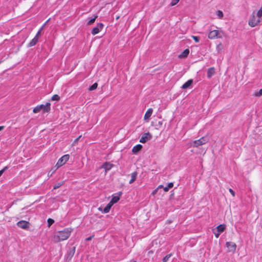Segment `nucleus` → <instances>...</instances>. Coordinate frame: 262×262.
<instances>
[{
    "label": "nucleus",
    "instance_id": "obj_43",
    "mask_svg": "<svg viewBox=\"0 0 262 262\" xmlns=\"http://www.w3.org/2000/svg\"><path fill=\"white\" fill-rule=\"evenodd\" d=\"M92 237H93V236H90V237H88V238H86V241H88L91 240V239H92Z\"/></svg>",
    "mask_w": 262,
    "mask_h": 262
},
{
    "label": "nucleus",
    "instance_id": "obj_44",
    "mask_svg": "<svg viewBox=\"0 0 262 262\" xmlns=\"http://www.w3.org/2000/svg\"><path fill=\"white\" fill-rule=\"evenodd\" d=\"M4 128V126H0V131H1L2 130H3Z\"/></svg>",
    "mask_w": 262,
    "mask_h": 262
},
{
    "label": "nucleus",
    "instance_id": "obj_9",
    "mask_svg": "<svg viewBox=\"0 0 262 262\" xmlns=\"http://www.w3.org/2000/svg\"><path fill=\"white\" fill-rule=\"evenodd\" d=\"M226 245L227 247L228 248V251L233 252L235 251L236 248V245L235 244V243L228 242H226Z\"/></svg>",
    "mask_w": 262,
    "mask_h": 262
},
{
    "label": "nucleus",
    "instance_id": "obj_1",
    "mask_svg": "<svg viewBox=\"0 0 262 262\" xmlns=\"http://www.w3.org/2000/svg\"><path fill=\"white\" fill-rule=\"evenodd\" d=\"M71 230L66 228L62 231H58L54 236V239L56 242H60L67 239L70 236Z\"/></svg>",
    "mask_w": 262,
    "mask_h": 262
},
{
    "label": "nucleus",
    "instance_id": "obj_36",
    "mask_svg": "<svg viewBox=\"0 0 262 262\" xmlns=\"http://www.w3.org/2000/svg\"><path fill=\"white\" fill-rule=\"evenodd\" d=\"M192 37L193 38V39L196 42H198L200 41V37L198 36H192Z\"/></svg>",
    "mask_w": 262,
    "mask_h": 262
},
{
    "label": "nucleus",
    "instance_id": "obj_13",
    "mask_svg": "<svg viewBox=\"0 0 262 262\" xmlns=\"http://www.w3.org/2000/svg\"><path fill=\"white\" fill-rule=\"evenodd\" d=\"M152 112H153V110L151 108H148L144 115V120H146L148 119L151 116V115L152 114Z\"/></svg>",
    "mask_w": 262,
    "mask_h": 262
},
{
    "label": "nucleus",
    "instance_id": "obj_38",
    "mask_svg": "<svg viewBox=\"0 0 262 262\" xmlns=\"http://www.w3.org/2000/svg\"><path fill=\"white\" fill-rule=\"evenodd\" d=\"M213 233L215 235V237L218 238L221 234V233H219V232H217L216 231H214Z\"/></svg>",
    "mask_w": 262,
    "mask_h": 262
},
{
    "label": "nucleus",
    "instance_id": "obj_34",
    "mask_svg": "<svg viewBox=\"0 0 262 262\" xmlns=\"http://www.w3.org/2000/svg\"><path fill=\"white\" fill-rule=\"evenodd\" d=\"M8 168V166H5L3 169L0 170V177L3 174V173Z\"/></svg>",
    "mask_w": 262,
    "mask_h": 262
},
{
    "label": "nucleus",
    "instance_id": "obj_12",
    "mask_svg": "<svg viewBox=\"0 0 262 262\" xmlns=\"http://www.w3.org/2000/svg\"><path fill=\"white\" fill-rule=\"evenodd\" d=\"M215 74V69L213 67L208 69L207 76L208 78H210Z\"/></svg>",
    "mask_w": 262,
    "mask_h": 262
},
{
    "label": "nucleus",
    "instance_id": "obj_19",
    "mask_svg": "<svg viewBox=\"0 0 262 262\" xmlns=\"http://www.w3.org/2000/svg\"><path fill=\"white\" fill-rule=\"evenodd\" d=\"M38 39H37V37H34L31 40V41L29 42L28 46L29 47H31L35 46L36 44V43L38 42Z\"/></svg>",
    "mask_w": 262,
    "mask_h": 262
},
{
    "label": "nucleus",
    "instance_id": "obj_6",
    "mask_svg": "<svg viewBox=\"0 0 262 262\" xmlns=\"http://www.w3.org/2000/svg\"><path fill=\"white\" fill-rule=\"evenodd\" d=\"M104 25L102 23H98L95 27L93 28L92 30L91 33L93 35L99 33L103 29Z\"/></svg>",
    "mask_w": 262,
    "mask_h": 262
},
{
    "label": "nucleus",
    "instance_id": "obj_22",
    "mask_svg": "<svg viewBox=\"0 0 262 262\" xmlns=\"http://www.w3.org/2000/svg\"><path fill=\"white\" fill-rule=\"evenodd\" d=\"M97 15H95L94 16V17L93 18H88V21L87 22V24L88 25H92L95 21L96 19L97 18Z\"/></svg>",
    "mask_w": 262,
    "mask_h": 262
},
{
    "label": "nucleus",
    "instance_id": "obj_40",
    "mask_svg": "<svg viewBox=\"0 0 262 262\" xmlns=\"http://www.w3.org/2000/svg\"><path fill=\"white\" fill-rule=\"evenodd\" d=\"M158 190H159V189H158L157 188V189H156L155 190H154L153 191V192H152V194H154V195L156 194L157 193V192H158Z\"/></svg>",
    "mask_w": 262,
    "mask_h": 262
},
{
    "label": "nucleus",
    "instance_id": "obj_14",
    "mask_svg": "<svg viewBox=\"0 0 262 262\" xmlns=\"http://www.w3.org/2000/svg\"><path fill=\"white\" fill-rule=\"evenodd\" d=\"M192 83H193V80L189 79L182 85V86H181V88L182 89H186L188 88L192 84Z\"/></svg>",
    "mask_w": 262,
    "mask_h": 262
},
{
    "label": "nucleus",
    "instance_id": "obj_25",
    "mask_svg": "<svg viewBox=\"0 0 262 262\" xmlns=\"http://www.w3.org/2000/svg\"><path fill=\"white\" fill-rule=\"evenodd\" d=\"M173 186V183L171 182V183H168L167 186L164 187V191L167 192L169 190V189L172 188Z\"/></svg>",
    "mask_w": 262,
    "mask_h": 262
},
{
    "label": "nucleus",
    "instance_id": "obj_37",
    "mask_svg": "<svg viewBox=\"0 0 262 262\" xmlns=\"http://www.w3.org/2000/svg\"><path fill=\"white\" fill-rule=\"evenodd\" d=\"M42 28H41L38 31V32L37 33V34H36L35 36L34 37H37V39H39V36L40 34V33H41V30H42Z\"/></svg>",
    "mask_w": 262,
    "mask_h": 262
},
{
    "label": "nucleus",
    "instance_id": "obj_16",
    "mask_svg": "<svg viewBox=\"0 0 262 262\" xmlns=\"http://www.w3.org/2000/svg\"><path fill=\"white\" fill-rule=\"evenodd\" d=\"M226 229V225L225 224H221L218 226L216 228V231L219 233H222Z\"/></svg>",
    "mask_w": 262,
    "mask_h": 262
},
{
    "label": "nucleus",
    "instance_id": "obj_27",
    "mask_svg": "<svg viewBox=\"0 0 262 262\" xmlns=\"http://www.w3.org/2000/svg\"><path fill=\"white\" fill-rule=\"evenodd\" d=\"M172 254L170 253L167 255H166L165 257H164L162 259L163 262H167L169 259L172 256Z\"/></svg>",
    "mask_w": 262,
    "mask_h": 262
},
{
    "label": "nucleus",
    "instance_id": "obj_31",
    "mask_svg": "<svg viewBox=\"0 0 262 262\" xmlns=\"http://www.w3.org/2000/svg\"><path fill=\"white\" fill-rule=\"evenodd\" d=\"M63 184V182H59L56 184H55L54 187H53V189H56L58 188H59Z\"/></svg>",
    "mask_w": 262,
    "mask_h": 262
},
{
    "label": "nucleus",
    "instance_id": "obj_45",
    "mask_svg": "<svg viewBox=\"0 0 262 262\" xmlns=\"http://www.w3.org/2000/svg\"><path fill=\"white\" fill-rule=\"evenodd\" d=\"M158 124H159L160 126L162 125V121H159V122H158Z\"/></svg>",
    "mask_w": 262,
    "mask_h": 262
},
{
    "label": "nucleus",
    "instance_id": "obj_26",
    "mask_svg": "<svg viewBox=\"0 0 262 262\" xmlns=\"http://www.w3.org/2000/svg\"><path fill=\"white\" fill-rule=\"evenodd\" d=\"M253 95L256 97H259L262 96V89L259 91H255Z\"/></svg>",
    "mask_w": 262,
    "mask_h": 262
},
{
    "label": "nucleus",
    "instance_id": "obj_42",
    "mask_svg": "<svg viewBox=\"0 0 262 262\" xmlns=\"http://www.w3.org/2000/svg\"><path fill=\"white\" fill-rule=\"evenodd\" d=\"M164 187L163 185H159V186L157 187V188H158V189H160V188H163V189H164Z\"/></svg>",
    "mask_w": 262,
    "mask_h": 262
},
{
    "label": "nucleus",
    "instance_id": "obj_47",
    "mask_svg": "<svg viewBox=\"0 0 262 262\" xmlns=\"http://www.w3.org/2000/svg\"><path fill=\"white\" fill-rule=\"evenodd\" d=\"M220 45H221V43H220V45H217V47H219V46H220Z\"/></svg>",
    "mask_w": 262,
    "mask_h": 262
},
{
    "label": "nucleus",
    "instance_id": "obj_3",
    "mask_svg": "<svg viewBox=\"0 0 262 262\" xmlns=\"http://www.w3.org/2000/svg\"><path fill=\"white\" fill-rule=\"evenodd\" d=\"M69 155H64L61 157L56 163V166L57 167V168H58L61 166L63 165L69 160Z\"/></svg>",
    "mask_w": 262,
    "mask_h": 262
},
{
    "label": "nucleus",
    "instance_id": "obj_49",
    "mask_svg": "<svg viewBox=\"0 0 262 262\" xmlns=\"http://www.w3.org/2000/svg\"><path fill=\"white\" fill-rule=\"evenodd\" d=\"M134 262H136V261H134Z\"/></svg>",
    "mask_w": 262,
    "mask_h": 262
},
{
    "label": "nucleus",
    "instance_id": "obj_20",
    "mask_svg": "<svg viewBox=\"0 0 262 262\" xmlns=\"http://www.w3.org/2000/svg\"><path fill=\"white\" fill-rule=\"evenodd\" d=\"M137 176V173L136 172H134L132 173V174H131L132 178L129 182V184L133 183L136 180Z\"/></svg>",
    "mask_w": 262,
    "mask_h": 262
},
{
    "label": "nucleus",
    "instance_id": "obj_21",
    "mask_svg": "<svg viewBox=\"0 0 262 262\" xmlns=\"http://www.w3.org/2000/svg\"><path fill=\"white\" fill-rule=\"evenodd\" d=\"M43 104H41L40 105H37L34 108L33 112L34 113H37L39 112L43 107Z\"/></svg>",
    "mask_w": 262,
    "mask_h": 262
},
{
    "label": "nucleus",
    "instance_id": "obj_17",
    "mask_svg": "<svg viewBox=\"0 0 262 262\" xmlns=\"http://www.w3.org/2000/svg\"><path fill=\"white\" fill-rule=\"evenodd\" d=\"M50 103H47L45 105L43 104V107L41 110L43 111L44 113L48 112L50 110Z\"/></svg>",
    "mask_w": 262,
    "mask_h": 262
},
{
    "label": "nucleus",
    "instance_id": "obj_8",
    "mask_svg": "<svg viewBox=\"0 0 262 262\" xmlns=\"http://www.w3.org/2000/svg\"><path fill=\"white\" fill-rule=\"evenodd\" d=\"M17 225L21 229H27L29 228L30 223L27 221H20L17 222Z\"/></svg>",
    "mask_w": 262,
    "mask_h": 262
},
{
    "label": "nucleus",
    "instance_id": "obj_48",
    "mask_svg": "<svg viewBox=\"0 0 262 262\" xmlns=\"http://www.w3.org/2000/svg\"><path fill=\"white\" fill-rule=\"evenodd\" d=\"M220 45H221V43H220V45H217V47H219V46H220Z\"/></svg>",
    "mask_w": 262,
    "mask_h": 262
},
{
    "label": "nucleus",
    "instance_id": "obj_11",
    "mask_svg": "<svg viewBox=\"0 0 262 262\" xmlns=\"http://www.w3.org/2000/svg\"><path fill=\"white\" fill-rule=\"evenodd\" d=\"M75 251V247H73L72 248H71L69 250V251H68L67 260H70V259H71V258L74 255Z\"/></svg>",
    "mask_w": 262,
    "mask_h": 262
},
{
    "label": "nucleus",
    "instance_id": "obj_39",
    "mask_svg": "<svg viewBox=\"0 0 262 262\" xmlns=\"http://www.w3.org/2000/svg\"><path fill=\"white\" fill-rule=\"evenodd\" d=\"M229 192L231 193L232 196H234L235 195L234 191L232 189H229Z\"/></svg>",
    "mask_w": 262,
    "mask_h": 262
},
{
    "label": "nucleus",
    "instance_id": "obj_5",
    "mask_svg": "<svg viewBox=\"0 0 262 262\" xmlns=\"http://www.w3.org/2000/svg\"><path fill=\"white\" fill-rule=\"evenodd\" d=\"M208 38L210 39H214L215 38H222V35L221 33L218 30H212L208 34Z\"/></svg>",
    "mask_w": 262,
    "mask_h": 262
},
{
    "label": "nucleus",
    "instance_id": "obj_46",
    "mask_svg": "<svg viewBox=\"0 0 262 262\" xmlns=\"http://www.w3.org/2000/svg\"><path fill=\"white\" fill-rule=\"evenodd\" d=\"M220 45H221V43H220V45H217V47H219V46H220Z\"/></svg>",
    "mask_w": 262,
    "mask_h": 262
},
{
    "label": "nucleus",
    "instance_id": "obj_23",
    "mask_svg": "<svg viewBox=\"0 0 262 262\" xmlns=\"http://www.w3.org/2000/svg\"><path fill=\"white\" fill-rule=\"evenodd\" d=\"M112 165L110 163L105 162L102 165V167L105 169V170H109L111 169Z\"/></svg>",
    "mask_w": 262,
    "mask_h": 262
},
{
    "label": "nucleus",
    "instance_id": "obj_28",
    "mask_svg": "<svg viewBox=\"0 0 262 262\" xmlns=\"http://www.w3.org/2000/svg\"><path fill=\"white\" fill-rule=\"evenodd\" d=\"M97 86H98V84L95 82L94 83L93 85H92L90 88H89V90L90 91H93V90H95V89H96V88H97Z\"/></svg>",
    "mask_w": 262,
    "mask_h": 262
},
{
    "label": "nucleus",
    "instance_id": "obj_29",
    "mask_svg": "<svg viewBox=\"0 0 262 262\" xmlns=\"http://www.w3.org/2000/svg\"><path fill=\"white\" fill-rule=\"evenodd\" d=\"M216 15L219 18H222V17H223V15H224L223 12L221 10L217 11Z\"/></svg>",
    "mask_w": 262,
    "mask_h": 262
},
{
    "label": "nucleus",
    "instance_id": "obj_4",
    "mask_svg": "<svg viewBox=\"0 0 262 262\" xmlns=\"http://www.w3.org/2000/svg\"><path fill=\"white\" fill-rule=\"evenodd\" d=\"M260 22V18L256 19L254 12L253 13L252 16L250 18L248 24L251 27L256 26L258 23Z\"/></svg>",
    "mask_w": 262,
    "mask_h": 262
},
{
    "label": "nucleus",
    "instance_id": "obj_35",
    "mask_svg": "<svg viewBox=\"0 0 262 262\" xmlns=\"http://www.w3.org/2000/svg\"><path fill=\"white\" fill-rule=\"evenodd\" d=\"M179 1L180 0H172L171 4H170L171 6H174L179 2Z\"/></svg>",
    "mask_w": 262,
    "mask_h": 262
},
{
    "label": "nucleus",
    "instance_id": "obj_24",
    "mask_svg": "<svg viewBox=\"0 0 262 262\" xmlns=\"http://www.w3.org/2000/svg\"><path fill=\"white\" fill-rule=\"evenodd\" d=\"M189 51L188 49L185 50L183 53L180 55V57L185 58L188 56L189 54Z\"/></svg>",
    "mask_w": 262,
    "mask_h": 262
},
{
    "label": "nucleus",
    "instance_id": "obj_18",
    "mask_svg": "<svg viewBox=\"0 0 262 262\" xmlns=\"http://www.w3.org/2000/svg\"><path fill=\"white\" fill-rule=\"evenodd\" d=\"M112 206L113 205L111 204L108 203L107 204V205L104 208V209H103V211H102V212L104 213H108L110 211Z\"/></svg>",
    "mask_w": 262,
    "mask_h": 262
},
{
    "label": "nucleus",
    "instance_id": "obj_15",
    "mask_svg": "<svg viewBox=\"0 0 262 262\" xmlns=\"http://www.w3.org/2000/svg\"><path fill=\"white\" fill-rule=\"evenodd\" d=\"M142 148V146L141 144H138L135 146L132 149V152L134 154H137L138 151L141 150Z\"/></svg>",
    "mask_w": 262,
    "mask_h": 262
},
{
    "label": "nucleus",
    "instance_id": "obj_33",
    "mask_svg": "<svg viewBox=\"0 0 262 262\" xmlns=\"http://www.w3.org/2000/svg\"><path fill=\"white\" fill-rule=\"evenodd\" d=\"M257 16H258L259 18L262 16V7L260 8V9L257 11L256 14Z\"/></svg>",
    "mask_w": 262,
    "mask_h": 262
},
{
    "label": "nucleus",
    "instance_id": "obj_32",
    "mask_svg": "<svg viewBox=\"0 0 262 262\" xmlns=\"http://www.w3.org/2000/svg\"><path fill=\"white\" fill-rule=\"evenodd\" d=\"M47 221L49 227H50L54 222V221L50 218L48 219Z\"/></svg>",
    "mask_w": 262,
    "mask_h": 262
},
{
    "label": "nucleus",
    "instance_id": "obj_41",
    "mask_svg": "<svg viewBox=\"0 0 262 262\" xmlns=\"http://www.w3.org/2000/svg\"><path fill=\"white\" fill-rule=\"evenodd\" d=\"M81 137V136H79L77 138H76L75 141H74V143H76L77 142H78V141L80 139V138Z\"/></svg>",
    "mask_w": 262,
    "mask_h": 262
},
{
    "label": "nucleus",
    "instance_id": "obj_2",
    "mask_svg": "<svg viewBox=\"0 0 262 262\" xmlns=\"http://www.w3.org/2000/svg\"><path fill=\"white\" fill-rule=\"evenodd\" d=\"M209 141L207 137H203L199 140H195L193 142L192 145L194 147H198L199 146L204 145Z\"/></svg>",
    "mask_w": 262,
    "mask_h": 262
},
{
    "label": "nucleus",
    "instance_id": "obj_10",
    "mask_svg": "<svg viewBox=\"0 0 262 262\" xmlns=\"http://www.w3.org/2000/svg\"><path fill=\"white\" fill-rule=\"evenodd\" d=\"M121 194L122 193L120 192L118 195H113V198L109 203L113 205L114 204L118 202L120 199V196L121 195Z\"/></svg>",
    "mask_w": 262,
    "mask_h": 262
},
{
    "label": "nucleus",
    "instance_id": "obj_30",
    "mask_svg": "<svg viewBox=\"0 0 262 262\" xmlns=\"http://www.w3.org/2000/svg\"><path fill=\"white\" fill-rule=\"evenodd\" d=\"M52 100L53 101H58L60 99V97L58 95H54L52 97Z\"/></svg>",
    "mask_w": 262,
    "mask_h": 262
},
{
    "label": "nucleus",
    "instance_id": "obj_7",
    "mask_svg": "<svg viewBox=\"0 0 262 262\" xmlns=\"http://www.w3.org/2000/svg\"><path fill=\"white\" fill-rule=\"evenodd\" d=\"M152 138V135L149 133L144 134L140 139V142L142 143H145Z\"/></svg>",
    "mask_w": 262,
    "mask_h": 262
}]
</instances>
